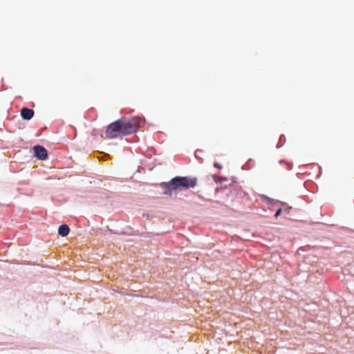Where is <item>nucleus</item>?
Masks as SVG:
<instances>
[{
  "label": "nucleus",
  "instance_id": "9",
  "mask_svg": "<svg viewBox=\"0 0 354 354\" xmlns=\"http://www.w3.org/2000/svg\"><path fill=\"white\" fill-rule=\"evenodd\" d=\"M301 250H303V249H302V248H299V249L298 250V253H299V254H300V251H301Z\"/></svg>",
  "mask_w": 354,
  "mask_h": 354
},
{
  "label": "nucleus",
  "instance_id": "8",
  "mask_svg": "<svg viewBox=\"0 0 354 354\" xmlns=\"http://www.w3.org/2000/svg\"><path fill=\"white\" fill-rule=\"evenodd\" d=\"M214 166L216 167L221 168V167L218 163H214Z\"/></svg>",
  "mask_w": 354,
  "mask_h": 354
},
{
  "label": "nucleus",
  "instance_id": "6",
  "mask_svg": "<svg viewBox=\"0 0 354 354\" xmlns=\"http://www.w3.org/2000/svg\"><path fill=\"white\" fill-rule=\"evenodd\" d=\"M70 229L66 225H62L59 227L58 234L62 236H66L68 234Z\"/></svg>",
  "mask_w": 354,
  "mask_h": 354
},
{
  "label": "nucleus",
  "instance_id": "1",
  "mask_svg": "<svg viewBox=\"0 0 354 354\" xmlns=\"http://www.w3.org/2000/svg\"><path fill=\"white\" fill-rule=\"evenodd\" d=\"M196 185V180L191 179L189 177L177 176L171 180L169 183H163L161 187L163 189V194L171 195L173 192L180 191L184 189H189Z\"/></svg>",
  "mask_w": 354,
  "mask_h": 354
},
{
  "label": "nucleus",
  "instance_id": "7",
  "mask_svg": "<svg viewBox=\"0 0 354 354\" xmlns=\"http://www.w3.org/2000/svg\"><path fill=\"white\" fill-rule=\"evenodd\" d=\"M281 211H282V209H279L277 211V212L275 213V215H274V216H275V217H278V216L280 215V214H281Z\"/></svg>",
  "mask_w": 354,
  "mask_h": 354
},
{
  "label": "nucleus",
  "instance_id": "5",
  "mask_svg": "<svg viewBox=\"0 0 354 354\" xmlns=\"http://www.w3.org/2000/svg\"><path fill=\"white\" fill-rule=\"evenodd\" d=\"M33 115L34 111L32 109L28 108H23L21 110V116L24 120H29L33 117Z\"/></svg>",
  "mask_w": 354,
  "mask_h": 354
},
{
  "label": "nucleus",
  "instance_id": "4",
  "mask_svg": "<svg viewBox=\"0 0 354 354\" xmlns=\"http://www.w3.org/2000/svg\"><path fill=\"white\" fill-rule=\"evenodd\" d=\"M35 156L39 160H45L47 158L48 154L46 149L40 145H37L33 147Z\"/></svg>",
  "mask_w": 354,
  "mask_h": 354
},
{
  "label": "nucleus",
  "instance_id": "2",
  "mask_svg": "<svg viewBox=\"0 0 354 354\" xmlns=\"http://www.w3.org/2000/svg\"><path fill=\"white\" fill-rule=\"evenodd\" d=\"M120 121L122 135H127L136 132L138 129V123L136 119L131 120H119Z\"/></svg>",
  "mask_w": 354,
  "mask_h": 354
},
{
  "label": "nucleus",
  "instance_id": "3",
  "mask_svg": "<svg viewBox=\"0 0 354 354\" xmlns=\"http://www.w3.org/2000/svg\"><path fill=\"white\" fill-rule=\"evenodd\" d=\"M106 135L109 138H113L122 135L120 121L119 120L108 126Z\"/></svg>",
  "mask_w": 354,
  "mask_h": 354
}]
</instances>
